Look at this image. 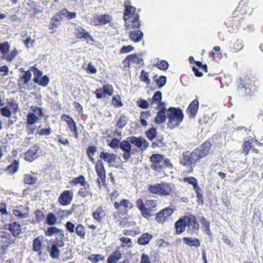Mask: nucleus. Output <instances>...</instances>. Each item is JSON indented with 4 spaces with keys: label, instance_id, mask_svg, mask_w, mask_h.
<instances>
[{
    "label": "nucleus",
    "instance_id": "f257e3e1",
    "mask_svg": "<svg viewBox=\"0 0 263 263\" xmlns=\"http://www.w3.org/2000/svg\"><path fill=\"white\" fill-rule=\"evenodd\" d=\"M210 145L209 143L205 142L192 153L189 152L184 153L180 163L186 166H191L192 164L196 163L200 159L209 153Z\"/></svg>",
    "mask_w": 263,
    "mask_h": 263
},
{
    "label": "nucleus",
    "instance_id": "f03ea898",
    "mask_svg": "<svg viewBox=\"0 0 263 263\" xmlns=\"http://www.w3.org/2000/svg\"><path fill=\"white\" fill-rule=\"evenodd\" d=\"M168 117V126L173 129L178 126L183 119V115L182 110L175 107H171L167 110Z\"/></svg>",
    "mask_w": 263,
    "mask_h": 263
},
{
    "label": "nucleus",
    "instance_id": "7ed1b4c3",
    "mask_svg": "<svg viewBox=\"0 0 263 263\" xmlns=\"http://www.w3.org/2000/svg\"><path fill=\"white\" fill-rule=\"evenodd\" d=\"M148 190L152 194H158L161 196L170 195L172 191L171 185L168 183L163 182L160 183H156L151 185Z\"/></svg>",
    "mask_w": 263,
    "mask_h": 263
},
{
    "label": "nucleus",
    "instance_id": "20e7f679",
    "mask_svg": "<svg viewBox=\"0 0 263 263\" xmlns=\"http://www.w3.org/2000/svg\"><path fill=\"white\" fill-rule=\"evenodd\" d=\"M20 69L21 71L25 72L22 76L18 78L17 83L20 91L21 92H24L26 90L30 89L28 83L31 80L32 73H31V70L25 71L22 68Z\"/></svg>",
    "mask_w": 263,
    "mask_h": 263
},
{
    "label": "nucleus",
    "instance_id": "39448f33",
    "mask_svg": "<svg viewBox=\"0 0 263 263\" xmlns=\"http://www.w3.org/2000/svg\"><path fill=\"white\" fill-rule=\"evenodd\" d=\"M100 157L105 162L107 163L108 166L110 167H115L118 168L119 166V165L116 164V161L117 159L120 160V158L115 153L103 151L100 153Z\"/></svg>",
    "mask_w": 263,
    "mask_h": 263
},
{
    "label": "nucleus",
    "instance_id": "423d86ee",
    "mask_svg": "<svg viewBox=\"0 0 263 263\" xmlns=\"http://www.w3.org/2000/svg\"><path fill=\"white\" fill-rule=\"evenodd\" d=\"M95 168L98 176L97 181L100 184L101 182L102 183L104 182L106 179V172L104 167L103 162L102 160L100 159L97 160Z\"/></svg>",
    "mask_w": 263,
    "mask_h": 263
},
{
    "label": "nucleus",
    "instance_id": "0eeeda50",
    "mask_svg": "<svg viewBox=\"0 0 263 263\" xmlns=\"http://www.w3.org/2000/svg\"><path fill=\"white\" fill-rule=\"evenodd\" d=\"M131 142L129 141V137L126 140H123L120 143V148L124 151L123 157L125 161H128L132 155ZM132 154H134L133 152Z\"/></svg>",
    "mask_w": 263,
    "mask_h": 263
},
{
    "label": "nucleus",
    "instance_id": "6e6552de",
    "mask_svg": "<svg viewBox=\"0 0 263 263\" xmlns=\"http://www.w3.org/2000/svg\"><path fill=\"white\" fill-rule=\"evenodd\" d=\"M186 227L191 232H196L199 229V224L197 222V218L195 215H190L185 216Z\"/></svg>",
    "mask_w": 263,
    "mask_h": 263
},
{
    "label": "nucleus",
    "instance_id": "1a4fd4ad",
    "mask_svg": "<svg viewBox=\"0 0 263 263\" xmlns=\"http://www.w3.org/2000/svg\"><path fill=\"white\" fill-rule=\"evenodd\" d=\"M112 21V17L108 14L96 15L91 19V22L95 26L104 25Z\"/></svg>",
    "mask_w": 263,
    "mask_h": 263
},
{
    "label": "nucleus",
    "instance_id": "9d476101",
    "mask_svg": "<svg viewBox=\"0 0 263 263\" xmlns=\"http://www.w3.org/2000/svg\"><path fill=\"white\" fill-rule=\"evenodd\" d=\"M114 206L116 209L120 211H123V213L126 214L128 212V209H131L133 206V204L127 199H123L120 201V202H115Z\"/></svg>",
    "mask_w": 263,
    "mask_h": 263
},
{
    "label": "nucleus",
    "instance_id": "9b49d317",
    "mask_svg": "<svg viewBox=\"0 0 263 263\" xmlns=\"http://www.w3.org/2000/svg\"><path fill=\"white\" fill-rule=\"evenodd\" d=\"M74 31L77 37L80 39H84L86 41H94L93 37L90 33L86 31L81 26H77L75 29Z\"/></svg>",
    "mask_w": 263,
    "mask_h": 263
},
{
    "label": "nucleus",
    "instance_id": "f8f14e48",
    "mask_svg": "<svg viewBox=\"0 0 263 263\" xmlns=\"http://www.w3.org/2000/svg\"><path fill=\"white\" fill-rule=\"evenodd\" d=\"M73 197V193L69 190L64 191L59 198V203L63 205H67L70 204Z\"/></svg>",
    "mask_w": 263,
    "mask_h": 263
},
{
    "label": "nucleus",
    "instance_id": "ddd939ff",
    "mask_svg": "<svg viewBox=\"0 0 263 263\" xmlns=\"http://www.w3.org/2000/svg\"><path fill=\"white\" fill-rule=\"evenodd\" d=\"M129 141L142 151L146 149L148 146V143L146 141L140 137L137 138L134 136L129 137Z\"/></svg>",
    "mask_w": 263,
    "mask_h": 263
},
{
    "label": "nucleus",
    "instance_id": "4468645a",
    "mask_svg": "<svg viewBox=\"0 0 263 263\" xmlns=\"http://www.w3.org/2000/svg\"><path fill=\"white\" fill-rule=\"evenodd\" d=\"M173 213V211L171 208H165L157 214L156 221L158 222L164 221Z\"/></svg>",
    "mask_w": 263,
    "mask_h": 263
},
{
    "label": "nucleus",
    "instance_id": "2eb2a0df",
    "mask_svg": "<svg viewBox=\"0 0 263 263\" xmlns=\"http://www.w3.org/2000/svg\"><path fill=\"white\" fill-rule=\"evenodd\" d=\"M199 108V102L197 100H193L189 105L187 109V113L189 118H192L196 116Z\"/></svg>",
    "mask_w": 263,
    "mask_h": 263
},
{
    "label": "nucleus",
    "instance_id": "dca6fc26",
    "mask_svg": "<svg viewBox=\"0 0 263 263\" xmlns=\"http://www.w3.org/2000/svg\"><path fill=\"white\" fill-rule=\"evenodd\" d=\"M105 212L102 206H99L92 213L93 218L98 222H101L105 218Z\"/></svg>",
    "mask_w": 263,
    "mask_h": 263
},
{
    "label": "nucleus",
    "instance_id": "f3484780",
    "mask_svg": "<svg viewBox=\"0 0 263 263\" xmlns=\"http://www.w3.org/2000/svg\"><path fill=\"white\" fill-rule=\"evenodd\" d=\"M37 151L38 147L36 146L31 147L26 153L25 159L28 161H32L37 157Z\"/></svg>",
    "mask_w": 263,
    "mask_h": 263
},
{
    "label": "nucleus",
    "instance_id": "a211bd4d",
    "mask_svg": "<svg viewBox=\"0 0 263 263\" xmlns=\"http://www.w3.org/2000/svg\"><path fill=\"white\" fill-rule=\"evenodd\" d=\"M143 61L141 56L139 54H130L128 55L124 60L123 63L129 65V63L132 62L137 64H141Z\"/></svg>",
    "mask_w": 263,
    "mask_h": 263
},
{
    "label": "nucleus",
    "instance_id": "6ab92c4d",
    "mask_svg": "<svg viewBox=\"0 0 263 263\" xmlns=\"http://www.w3.org/2000/svg\"><path fill=\"white\" fill-rule=\"evenodd\" d=\"M175 226L176 229V233L180 234L184 232L186 227L185 216L178 220L176 222Z\"/></svg>",
    "mask_w": 263,
    "mask_h": 263
},
{
    "label": "nucleus",
    "instance_id": "aec40b11",
    "mask_svg": "<svg viewBox=\"0 0 263 263\" xmlns=\"http://www.w3.org/2000/svg\"><path fill=\"white\" fill-rule=\"evenodd\" d=\"M78 195L83 198L88 197L89 199L91 198L92 193L90 191V188L88 183L87 185L83 186L79 190Z\"/></svg>",
    "mask_w": 263,
    "mask_h": 263
},
{
    "label": "nucleus",
    "instance_id": "412c9836",
    "mask_svg": "<svg viewBox=\"0 0 263 263\" xmlns=\"http://www.w3.org/2000/svg\"><path fill=\"white\" fill-rule=\"evenodd\" d=\"M183 242L190 247L198 248L200 246L199 240L195 237H185L183 238Z\"/></svg>",
    "mask_w": 263,
    "mask_h": 263
},
{
    "label": "nucleus",
    "instance_id": "4be33fe9",
    "mask_svg": "<svg viewBox=\"0 0 263 263\" xmlns=\"http://www.w3.org/2000/svg\"><path fill=\"white\" fill-rule=\"evenodd\" d=\"M8 229L15 237L18 236L21 232V225L16 222L10 223Z\"/></svg>",
    "mask_w": 263,
    "mask_h": 263
},
{
    "label": "nucleus",
    "instance_id": "5701e85b",
    "mask_svg": "<svg viewBox=\"0 0 263 263\" xmlns=\"http://www.w3.org/2000/svg\"><path fill=\"white\" fill-rule=\"evenodd\" d=\"M143 35V32L139 30L130 31L129 33V39L135 42H140Z\"/></svg>",
    "mask_w": 263,
    "mask_h": 263
},
{
    "label": "nucleus",
    "instance_id": "b1692460",
    "mask_svg": "<svg viewBox=\"0 0 263 263\" xmlns=\"http://www.w3.org/2000/svg\"><path fill=\"white\" fill-rule=\"evenodd\" d=\"M121 257V253L118 250H116L112 253L107 259V263H116Z\"/></svg>",
    "mask_w": 263,
    "mask_h": 263
},
{
    "label": "nucleus",
    "instance_id": "393cba45",
    "mask_svg": "<svg viewBox=\"0 0 263 263\" xmlns=\"http://www.w3.org/2000/svg\"><path fill=\"white\" fill-rule=\"evenodd\" d=\"M152 235L147 233H144L141 235L138 240V243L141 245H146L149 243L150 240L152 238Z\"/></svg>",
    "mask_w": 263,
    "mask_h": 263
},
{
    "label": "nucleus",
    "instance_id": "a878e982",
    "mask_svg": "<svg viewBox=\"0 0 263 263\" xmlns=\"http://www.w3.org/2000/svg\"><path fill=\"white\" fill-rule=\"evenodd\" d=\"M63 17L61 16V15L58 14L57 13L51 18L50 20V28L51 29L57 28L60 24V23Z\"/></svg>",
    "mask_w": 263,
    "mask_h": 263
},
{
    "label": "nucleus",
    "instance_id": "bb28decb",
    "mask_svg": "<svg viewBox=\"0 0 263 263\" xmlns=\"http://www.w3.org/2000/svg\"><path fill=\"white\" fill-rule=\"evenodd\" d=\"M63 231L64 230L59 229L58 228L55 227H51L48 228L47 230L45 231V234L46 235L51 236L53 235H55L57 236L58 235V234H60V233L62 234H63Z\"/></svg>",
    "mask_w": 263,
    "mask_h": 263
},
{
    "label": "nucleus",
    "instance_id": "cd10ccee",
    "mask_svg": "<svg viewBox=\"0 0 263 263\" xmlns=\"http://www.w3.org/2000/svg\"><path fill=\"white\" fill-rule=\"evenodd\" d=\"M43 240V237L39 236L33 240L32 247L33 251L38 252L41 250L42 246V242Z\"/></svg>",
    "mask_w": 263,
    "mask_h": 263
},
{
    "label": "nucleus",
    "instance_id": "c85d7f7f",
    "mask_svg": "<svg viewBox=\"0 0 263 263\" xmlns=\"http://www.w3.org/2000/svg\"><path fill=\"white\" fill-rule=\"evenodd\" d=\"M139 15L137 14L134 17L133 20L132 21V24L128 25L126 27V30H130L131 28H138L140 24L139 21Z\"/></svg>",
    "mask_w": 263,
    "mask_h": 263
},
{
    "label": "nucleus",
    "instance_id": "c756f323",
    "mask_svg": "<svg viewBox=\"0 0 263 263\" xmlns=\"http://www.w3.org/2000/svg\"><path fill=\"white\" fill-rule=\"evenodd\" d=\"M162 93L160 91H156L152 98L149 100V103L151 105L155 104H158L161 100Z\"/></svg>",
    "mask_w": 263,
    "mask_h": 263
},
{
    "label": "nucleus",
    "instance_id": "7c9ffc66",
    "mask_svg": "<svg viewBox=\"0 0 263 263\" xmlns=\"http://www.w3.org/2000/svg\"><path fill=\"white\" fill-rule=\"evenodd\" d=\"M64 234L65 232L64 231H63V234H58L56 236V238L55 239V240L54 241L53 245H55V246H58L60 248H62L64 246Z\"/></svg>",
    "mask_w": 263,
    "mask_h": 263
},
{
    "label": "nucleus",
    "instance_id": "2f4dec72",
    "mask_svg": "<svg viewBox=\"0 0 263 263\" xmlns=\"http://www.w3.org/2000/svg\"><path fill=\"white\" fill-rule=\"evenodd\" d=\"M37 178L32 175L25 174L24 176V182L27 184H33L35 183Z\"/></svg>",
    "mask_w": 263,
    "mask_h": 263
},
{
    "label": "nucleus",
    "instance_id": "473e14b6",
    "mask_svg": "<svg viewBox=\"0 0 263 263\" xmlns=\"http://www.w3.org/2000/svg\"><path fill=\"white\" fill-rule=\"evenodd\" d=\"M166 112L164 111H158L155 117V123L157 124H161L165 121L166 116Z\"/></svg>",
    "mask_w": 263,
    "mask_h": 263
},
{
    "label": "nucleus",
    "instance_id": "72a5a7b5",
    "mask_svg": "<svg viewBox=\"0 0 263 263\" xmlns=\"http://www.w3.org/2000/svg\"><path fill=\"white\" fill-rule=\"evenodd\" d=\"M135 11V8L133 6H127L125 5V10L124 12V20L125 22H126V21L128 20V18L127 17V16H128L129 17H130L133 15V13Z\"/></svg>",
    "mask_w": 263,
    "mask_h": 263
},
{
    "label": "nucleus",
    "instance_id": "f704fd0d",
    "mask_svg": "<svg viewBox=\"0 0 263 263\" xmlns=\"http://www.w3.org/2000/svg\"><path fill=\"white\" fill-rule=\"evenodd\" d=\"M150 159L153 163H160L164 160V156L159 154H153Z\"/></svg>",
    "mask_w": 263,
    "mask_h": 263
},
{
    "label": "nucleus",
    "instance_id": "c9c22d12",
    "mask_svg": "<svg viewBox=\"0 0 263 263\" xmlns=\"http://www.w3.org/2000/svg\"><path fill=\"white\" fill-rule=\"evenodd\" d=\"M27 123L32 125L35 124L39 120V118L33 113L29 112L27 115Z\"/></svg>",
    "mask_w": 263,
    "mask_h": 263
},
{
    "label": "nucleus",
    "instance_id": "e433bc0d",
    "mask_svg": "<svg viewBox=\"0 0 263 263\" xmlns=\"http://www.w3.org/2000/svg\"><path fill=\"white\" fill-rule=\"evenodd\" d=\"M127 121V118L125 116L122 115L120 116L119 119L116 124V126L121 129L126 125Z\"/></svg>",
    "mask_w": 263,
    "mask_h": 263
},
{
    "label": "nucleus",
    "instance_id": "4c0bfd02",
    "mask_svg": "<svg viewBox=\"0 0 263 263\" xmlns=\"http://www.w3.org/2000/svg\"><path fill=\"white\" fill-rule=\"evenodd\" d=\"M71 182L76 185L78 183H80L82 186H85L87 185V182L85 181L84 177L83 175H81L77 178H74Z\"/></svg>",
    "mask_w": 263,
    "mask_h": 263
},
{
    "label": "nucleus",
    "instance_id": "58836bf2",
    "mask_svg": "<svg viewBox=\"0 0 263 263\" xmlns=\"http://www.w3.org/2000/svg\"><path fill=\"white\" fill-rule=\"evenodd\" d=\"M97 152V148L95 146H89L87 149V154L90 159V161L95 163V160L93 158V156Z\"/></svg>",
    "mask_w": 263,
    "mask_h": 263
},
{
    "label": "nucleus",
    "instance_id": "ea45409f",
    "mask_svg": "<svg viewBox=\"0 0 263 263\" xmlns=\"http://www.w3.org/2000/svg\"><path fill=\"white\" fill-rule=\"evenodd\" d=\"M57 218L55 215L52 213H49L46 217V222L49 226L54 225L56 223Z\"/></svg>",
    "mask_w": 263,
    "mask_h": 263
},
{
    "label": "nucleus",
    "instance_id": "a19ab883",
    "mask_svg": "<svg viewBox=\"0 0 263 263\" xmlns=\"http://www.w3.org/2000/svg\"><path fill=\"white\" fill-rule=\"evenodd\" d=\"M75 232L81 238H84L85 236V228L81 224H79L76 227Z\"/></svg>",
    "mask_w": 263,
    "mask_h": 263
},
{
    "label": "nucleus",
    "instance_id": "79ce46f5",
    "mask_svg": "<svg viewBox=\"0 0 263 263\" xmlns=\"http://www.w3.org/2000/svg\"><path fill=\"white\" fill-rule=\"evenodd\" d=\"M104 257L100 254H91L88 257V259L93 262H98L99 261H103Z\"/></svg>",
    "mask_w": 263,
    "mask_h": 263
},
{
    "label": "nucleus",
    "instance_id": "37998d69",
    "mask_svg": "<svg viewBox=\"0 0 263 263\" xmlns=\"http://www.w3.org/2000/svg\"><path fill=\"white\" fill-rule=\"evenodd\" d=\"M65 116L66 117L65 120L67 122L70 131H72V129H76V124L73 120L68 116L65 115Z\"/></svg>",
    "mask_w": 263,
    "mask_h": 263
},
{
    "label": "nucleus",
    "instance_id": "c03bdc74",
    "mask_svg": "<svg viewBox=\"0 0 263 263\" xmlns=\"http://www.w3.org/2000/svg\"><path fill=\"white\" fill-rule=\"evenodd\" d=\"M58 246L52 245L51 247L50 255L52 258H58L60 255V250Z\"/></svg>",
    "mask_w": 263,
    "mask_h": 263
},
{
    "label": "nucleus",
    "instance_id": "a18cd8bd",
    "mask_svg": "<svg viewBox=\"0 0 263 263\" xmlns=\"http://www.w3.org/2000/svg\"><path fill=\"white\" fill-rule=\"evenodd\" d=\"M183 180L185 182H187L189 184H192L193 186V189H195L196 187H198L197 184V180L196 178L194 177H190L184 178L183 179Z\"/></svg>",
    "mask_w": 263,
    "mask_h": 263
},
{
    "label": "nucleus",
    "instance_id": "49530a36",
    "mask_svg": "<svg viewBox=\"0 0 263 263\" xmlns=\"http://www.w3.org/2000/svg\"><path fill=\"white\" fill-rule=\"evenodd\" d=\"M102 90L107 96H111L113 94V87L109 84H106L103 86Z\"/></svg>",
    "mask_w": 263,
    "mask_h": 263
},
{
    "label": "nucleus",
    "instance_id": "de8ad7c7",
    "mask_svg": "<svg viewBox=\"0 0 263 263\" xmlns=\"http://www.w3.org/2000/svg\"><path fill=\"white\" fill-rule=\"evenodd\" d=\"M140 211L141 213L142 216L146 219L149 218L152 216V214L151 213V210H149L148 208L146 206L142 208Z\"/></svg>",
    "mask_w": 263,
    "mask_h": 263
},
{
    "label": "nucleus",
    "instance_id": "09e8293b",
    "mask_svg": "<svg viewBox=\"0 0 263 263\" xmlns=\"http://www.w3.org/2000/svg\"><path fill=\"white\" fill-rule=\"evenodd\" d=\"M201 223L204 227L205 231L206 234L210 233V222L204 217H202L200 220Z\"/></svg>",
    "mask_w": 263,
    "mask_h": 263
},
{
    "label": "nucleus",
    "instance_id": "8fccbe9b",
    "mask_svg": "<svg viewBox=\"0 0 263 263\" xmlns=\"http://www.w3.org/2000/svg\"><path fill=\"white\" fill-rule=\"evenodd\" d=\"M194 190L195 191L196 193L197 194V202L198 203L201 202L202 204H203V194H202V190L200 189V187H199V186Z\"/></svg>",
    "mask_w": 263,
    "mask_h": 263
},
{
    "label": "nucleus",
    "instance_id": "3c124183",
    "mask_svg": "<svg viewBox=\"0 0 263 263\" xmlns=\"http://www.w3.org/2000/svg\"><path fill=\"white\" fill-rule=\"evenodd\" d=\"M10 48V45L8 42L0 44V51L4 55L7 54Z\"/></svg>",
    "mask_w": 263,
    "mask_h": 263
},
{
    "label": "nucleus",
    "instance_id": "603ef678",
    "mask_svg": "<svg viewBox=\"0 0 263 263\" xmlns=\"http://www.w3.org/2000/svg\"><path fill=\"white\" fill-rule=\"evenodd\" d=\"M147 137L151 140H153L156 137L157 132L156 129L152 128L146 132Z\"/></svg>",
    "mask_w": 263,
    "mask_h": 263
},
{
    "label": "nucleus",
    "instance_id": "864d4df0",
    "mask_svg": "<svg viewBox=\"0 0 263 263\" xmlns=\"http://www.w3.org/2000/svg\"><path fill=\"white\" fill-rule=\"evenodd\" d=\"M18 167V163L17 161L14 160V162L9 165L7 167V170L11 173H14L17 170Z\"/></svg>",
    "mask_w": 263,
    "mask_h": 263
},
{
    "label": "nucleus",
    "instance_id": "5fc2aeb1",
    "mask_svg": "<svg viewBox=\"0 0 263 263\" xmlns=\"http://www.w3.org/2000/svg\"><path fill=\"white\" fill-rule=\"evenodd\" d=\"M137 105L141 108L147 109L149 107V103L143 99H140L137 102Z\"/></svg>",
    "mask_w": 263,
    "mask_h": 263
},
{
    "label": "nucleus",
    "instance_id": "6e6d98bb",
    "mask_svg": "<svg viewBox=\"0 0 263 263\" xmlns=\"http://www.w3.org/2000/svg\"><path fill=\"white\" fill-rule=\"evenodd\" d=\"M140 79L142 81L146 83V84H149L150 80L148 78V75L144 70H142L140 76Z\"/></svg>",
    "mask_w": 263,
    "mask_h": 263
},
{
    "label": "nucleus",
    "instance_id": "4d7b16f0",
    "mask_svg": "<svg viewBox=\"0 0 263 263\" xmlns=\"http://www.w3.org/2000/svg\"><path fill=\"white\" fill-rule=\"evenodd\" d=\"M120 241L122 242V244L121 246L123 248L125 247L126 245H127L128 247H129L132 244L131 239L127 237H121Z\"/></svg>",
    "mask_w": 263,
    "mask_h": 263
},
{
    "label": "nucleus",
    "instance_id": "13d9d810",
    "mask_svg": "<svg viewBox=\"0 0 263 263\" xmlns=\"http://www.w3.org/2000/svg\"><path fill=\"white\" fill-rule=\"evenodd\" d=\"M120 142H121L120 140L117 138H114L111 140V142L109 144V145L110 147L116 149L120 147Z\"/></svg>",
    "mask_w": 263,
    "mask_h": 263
},
{
    "label": "nucleus",
    "instance_id": "bf43d9fd",
    "mask_svg": "<svg viewBox=\"0 0 263 263\" xmlns=\"http://www.w3.org/2000/svg\"><path fill=\"white\" fill-rule=\"evenodd\" d=\"M242 147L243 152L245 153V155H247L252 147L251 142L249 141H246L244 142Z\"/></svg>",
    "mask_w": 263,
    "mask_h": 263
},
{
    "label": "nucleus",
    "instance_id": "052dcab7",
    "mask_svg": "<svg viewBox=\"0 0 263 263\" xmlns=\"http://www.w3.org/2000/svg\"><path fill=\"white\" fill-rule=\"evenodd\" d=\"M157 66L159 69L166 70L168 68V64L166 61L162 60L157 63Z\"/></svg>",
    "mask_w": 263,
    "mask_h": 263
},
{
    "label": "nucleus",
    "instance_id": "680f3d73",
    "mask_svg": "<svg viewBox=\"0 0 263 263\" xmlns=\"http://www.w3.org/2000/svg\"><path fill=\"white\" fill-rule=\"evenodd\" d=\"M238 89L241 95L248 93L247 92V88L245 87V84L243 81H241L240 83L238 85Z\"/></svg>",
    "mask_w": 263,
    "mask_h": 263
},
{
    "label": "nucleus",
    "instance_id": "e2e57ef3",
    "mask_svg": "<svg viewBox=\"0 0 263 263\" xmlns=\"http://www.w3.org/2000/svg\"><path fill=\"white\" fill-rule=\"evenodd\" d=\"M18 54V51L16 49H14L9 54H8L6 57V59L9 62H11L14 58Z\"/></svg>",
    "mask_w": 263,
    "mask_h": 263
},
{
    "label": "nucleus",
    "instance_id": "0e129e2a",
    "mask_svg": "<svg viewBox=\"0 0 263 263\" xmlns=\"http://www.w3.org/2000/svg\"><path fill=\"white\" fill-rule=\"evenodd\" d=\"M49 79L47 76H44L40 80L39 85L43 87L47 86L49 83Z\"/></svg>",
    "mask_w": 263,
    "mask_h": 263
},
{
    "label": "nucleus",
    "instance_id": "69168bd1",
    "mask_svg": "<svg viewBox=\"0 0 263 263\" xmlns=\"http://www.w3.org/2000/svg\"><path fill=\"white\" fill-rule=\"evenodd\" d=\"M95 94L96 95L97 98L99 99L105 98L106 97V95L101 88L97 89V90L95 91Z\"/></svg>",
    "mask_w": 263,
    "mask_h": 263
},
{
    "label": "nucleus",
    "instance_id": "338daca9",
    "mask_svg": "<svg viewBox=\"0 0 263 263\" xmlns=\"http://www.w3.org/2000/svg\"><path fill=\"white\" fill-rule=\"evenodd\" d=\"M112 103L114 105L117 106H121L122 104L120 101V97L118 95H116L113 97L112 99Z\"/></svg>",
    "mask_w": 263,
    "mask_h": 263
},
{
    "label": "nucleus",
    "instance_id": "774afa93",
    "mask_svg": "<svg viewBox=\"0 0 263 263\" xmlns=\"http://www.w3.org/2000/svg\"><path fill=\"white\" fill-rule=\"evenodd\" d=\"M156 81L159 88H161L166 83V77L161 76Z\"/></svg>",
    "mask_w": 263,
    "mask_h": 263
}]
</instances>
